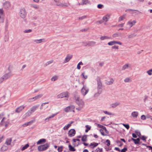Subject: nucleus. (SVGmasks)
I'll use <instances>...</instances> for the list:
<instances>
[{"instance_id":"nucleus-43","label":"nucleus","mask_w":152,"mask_h":152,"mask_svg":"<svg viewBox=\"0 0 152 152\" xmlns=\"http://www.w3.org/2000/svg\"><path fill=\"white\" fill-rule=\"evenodd\" d=\"M29 145L28 144H27L25 145L24 146H23L22 148H21V151H23L25 150V149L29 147Z\"/></svg>"},{"instance_id":"nucleus-4","label":"nucleus","mask_w":152,"mask_h":152,"mask_svg":"<svg viewBox=\"0 0 152 152\" xmlns=\"http://www.w3.org/2000/svg\"><path fill=\"white\" fill-rule=\"evenodd\" d=\"M136 21L135 20H131L129 21L126 23V30L130 28L133 26L136 23Z\"/></svg>"},{"instance_id":"nucleus-64","label":"nucleus","mask_w":152,"mask_h":152,"mask_svg":"<svg viewBox=\"0 0 152 152\" xmlns=\"http://www.w3.org/2000/svg\"><path fill=\"white\" fill-rule=\"evenodd\" d=\"M106 142L107 143L106 144L108 146H109L110 145V141L109 140H107L106 141Z\"/></svg>"},{"instance_id":"nucleus-37","label":"nucleus","mask_w":152,"mask_h":152,"mask_svg":"<svg viewBox=\"0 0 152 152\" xmlns=\"http://www.w3.org/2000/svg\"><path fill=\"white\" fill-rule=\"evenodd\" d=\"M103 113H104L105 114L108 115H113L114 114L112 113L109 112L108 111H103Z\"/></svg>"},{"instance_id":"nucleus-20","label":"nucleus","mask_w":152,"mask_h":152,"mask_svg":"<svg viewBox=\"0 0 152 152\" xmlns=\"http://www.w3.org/2000/svg\"><path fill=\"white\" fill-rule=\"evenodd\" d=\"M35 121L34 119L30 121H29L27 122L23 125V126H29L32 124Z\"/></svg>"},{"instance_id":"nucleus-25","label":"nucleus","mask_w":152,"mask_h":152,"mask_svg":"<svg viewBox=\"0 0 152 152\" xmlns=\"http://www.w3.org/2000/svg\"><path fill=\"white\" fill-rule=\"evenodd\" d=\"M45 39H35L34 40V42L37 44L40 43L42 42H45Z\"/></svg>"},{"instance_id":"nucleus-49","label":"nucleus","mask_w":152,"mask_h":152,"mask_svg":"<svg viewBox=\"0 0 152 152\" xmlns=\"http://www.w3.org/2000/svg\"><path fill=\"white\" fill-rule=\"evenodd\" d=\"M147 73L149 75H152V69L147 71Z\"/></svg>"},{"instance_id":"nucleus-6","label":"nucleus","mask_w":152,"mask_h":152,"mask_svg":"<svg viewBox=\"0 0 152 152\" xmlns=\"http://www.w3.org/2000/svg\"><path fill=\"white\" fill-rule=\"evenodd\" d=\"M49 147V145L48 143L41 145L39 146L38 147V150L40 151H43L46 150Z\"/></svg>"},{"instance_id":"nucleus-54","label":"nucleus","mask_w":152,"mask_h":152,"mask_svg":"<svg viewBox=\"0 0 152 152\" xmlns=\"http://www.w3.org/2000/svg\"><path fill=\"white\" fill-rule=\"evenodd\" d=\"M119 35H118V34L117 33H115L113 34L112 35V37L113 38L117 37H119Z\"/></svg>"},{"instance_id":"nucleus-55","label":"nucleus","mask_w":152,"mask_h":152,"mask_svg":"<svg viewBox=\"0 0 152 152\" xmlns=\"http://www.w3.org/2000/svg\"><path fill=\"white\" fill-rule=\"evenodd\" d=\"M95 151L96 152H102V149L98 148L96 149Z\"/></svg>"},{"instance_id":"nucleus-62","label":"nucleus","mask_w":152,"mask_h":152,"mask_svg":"<svg viewBox=\"0 0 152 152\" xmlns=\"http://www.w3.org/2000/svg\"><path fill=\"white\" fill-rule=\"evenodd\" d=\"M97 7L99 9H102L103 7V6L101 4H99L97 5Z\"/></svg>"},{"instance_id":"nucleus-57","label":"nucleus","mask_w":152,"mask_h":152,"mask_svg":"<svg viewBox=\"0 0 152 152\" xmlns=\"http://www.w3.org/2000/svg\"><path fill=\"white\" fill-rule=\"evenodd\" d=\"M32 30L30 29H27L23 31V32L25 33H30L31 32Z\"/></svg>"},{"instance_id":"nucleus-30","label":"nucleus","mask_w":152,"mask_h":152,"mask_svg":"<svg viewBox=\"0 0 152 152\" xmlns=\"http://www.w3.org/2000/svg\"><path fill=\"white\" fill-rule=\"evenodd\" d=\"M12 139L11 138H8L6 139L5 144L7 145H10L12 142Z\"/></svg>"},{"instance_id":"nucleus-29","label":"nucleus","mask_w":152,"mask_h":152,"mask_svg":"<svg viewBox=\"0 0 152 152\" xmlns=\"http://www.w3.org/2000/svg\"><path fill=\"white\" fill-rule=\"evenodd\" d=\"M46 142V140L45 139H42L39 140L37 142V145L41 144L44 143Z\"/></svg>"},{"instance_id":"nucleus-14","label":"nucleus","mask_w":152,"mask_h":152,"mask_svg":"<svg viewBox=\"0 0 152 152\" xmlns=\"http://www.w3.org/2000/svg\"><path fill=\"white\" fill-rule=\"evenodd\" d=\"M114 81V79L112 78L105 80V83L108 85H111L113 84Z\"/></svg>"},{"instance_id":"nucleus-26","label":"nucleus","mask_w":152,"mask_h":152,"mask_svg":"<svg viewBox=\"0 0 152 152\" xmlns=\"http://www.w3.org/2000/svg\"><path fill=\"white\" fill-rule=\"evenodd\" d=\"M5 77L7 79L10 77L12 75V74L11 72H9L6 73L4 75Z\"/></svg>"},{"instance_id":"nucleus-32","label":"nucleus","mask_w":152,"mask_h":152,"mask_svg":"<svg viewBox=\"0 0 152 152\" xmlns=\"http://www.w3.org/2000/svg\"><path fill=\"white\" fill-rule=\"evenodd\" d=\"M5 119V118H3L2 119L1 122L2 123V125L3 126H4L6 127H7L8 125V123L7 122H4V120Z\"/></svg>"},{"instance_id":"nucleus-17","label":"nucleus","mask_w":152,"mask_h":152,"mask_svg":"<svg viewBox=\"0 0 152 152\" xmlns=\"http://www.w3.org/2000/svg\"><path fill=\"white\" fill-rule=\"evenodd\" d=\"M139 115V113L137 111H134L131 113V116L134 118H136Z\"/></svg>"},{"instance_id":"nucleus-42","label":"nucleus","mask_w":152,"mask_h":152,"mask_svg":"<svg viewBox=\"0 0 152 152\" xmlns=\"http://www.w3.org/2000/svg\"><path fill=\"white\" fill-rule=\"evenodd\" d=\"M69 151H75V149L70 145H69Z\"/></svg>"},{"instance_id":"nucleus-39","label":"nucleus","mask_w":152,"mask_h":152,"mask_svg":"<svg viewBox=\"0 0 152 152\" xmlns=\"http://www.w3.org/2000/svg\"><path fill=\"white\" fill-rule=\"evenodd\" d=\"M89 43V46H93L96 44V42L93 41H88Z\"/></svg>"},{"instance_id":"nucleus-61","label":"nucleus","mask_w":152,"mask_h":152,"mask_svg":"<svg viewBox=\"0 0 152 152\" xmlns=\"http://www.w3.org/2000/svg\"><path fill=\"white\" fill-rule=\"evenodd\" d=\"M112 48L113 49L118 50L119 49V47L118 46L114 45L113 46Z\"/></svg>"},{"instance_id":"nucleus-13","label":"nucleus","mask_w":152,"mask_h":152,"mask_svg":"<svg viewBox=\"0 0 152 152\" xmlns=\"http://www.w3.org/2000/svg\"><path fill=\"white\" fill-rule=\"evenodd\" d=\"M75 134V131L74 129H71L69 130L68 132V136L69 137L74 136Z\"/></svg>"},{"instance_id":"nucleus-33","label":"nucleus","mask_w":152,"mask_h":152,"mask_svg":"<svg viewBox=\"0 0 152 152\" xmlns=\"http://www.w3.org/2000/svg\"><path fill=\"white\" fill-rule=\"evenodd\" d=\"M8 148L7 146L3 145L1 148V151H6Z\"/></svg>"},{"instance_id":"nucleus-11","label":"nucleus","mask_w":152,"mask_h":152,"mask_svg":"<svg viewBox=\"0 0 152 152\" xmlns=\"http://www.w3.org/2000/svg\"><path fill=\"white\" fill-rule=\"evenodd\" d=\"M116 44L122 45V43L121 42L115 40L110 41L108 43V45L109 46H113Z\"/></svg>"},{"instance_id":"nucleus-10","label":"nucleus","mask_w":152,"mask_h":152,"mask_svg":"<svg viewBox=\"0 0 152 152\" xmlns=\"http://www.w3.org/2000/svg\"><path fill=\"white\" fill-rule=\"evenodd\" d=\"M72 55L68 54L67 55L63 61V63L64 64L68 63L72 58Z\"/></svg>"},{"instance_id":"nucleus-36","label":"nucleus","mask_w":152,"mask_h":152,"mask_svg":"<svg viewBox=\"0 0 152 152\" xmlns=\"http://www.w3.org/2000/svg\"><path fill=\"white\" fill-rule=\"evenodd\" d=\"M132 140L134 141L135 144H137L139 143V142L140 140L139 138H137L136 139H135L133 138H132Z\"/></svg>"},{"instance_id":"nucleus-53","label":"nucleus","mask_w":152,"mask_h":152,"mask_svg":"<svg viewBox=\"0 0 152 152\" xmlns=\"http://www.w3.org/2000/svg\"><path fill=\"white\" fill-rule=\"evenodd\" d=\"M122 124L127 129H128L129 128V126L128 124Z\"/></svg>"},{"instance_id":"nucleus-22","label":"nucleus","mask_w":152,"mask_h":152,"mask_svg":"<svg viewBox=\"0 0 152 152\" xmlns=\"http://www.w3.org/2000/svg\"><path fill=\"white\" fill-rule=\"evenodd\" d=\"M120 104V103L119 102H116L110 104L112 107L115 108Z\"/></svg>"},{"instance_id":"nucleus-58","label":"nucleus","mask_w":152,"mask_h":152,"mask_svg":"<svg viewBox=\"0 0 152 152\" xmlns=\"http://www.w3.org/2000/svg\"><path fill=\"white\" fill-rule=\"evenodd\" d=\"M84 45L86 46H89V43L88 41L84 42H83Z\"/></svg>"},{"instance_id":"nucleus-41","label":"nucleus","mask_w":152,"mask_h":152,"mask_svg":"<svg viewBox=\"0 0 152 152\" xmlns=\"http://www.w3.org/2000/svg\"><path fill=\"white\" fill-rule=\"evenodd\" d=\"M131 81V79L130 77H126L124 80V81L126 83L130 82Z\"/></svg>"},{"instance_id":"nucleus-56","label":"nucleus","mask_w":152,"mask_h":152,"mask_svg":"<svg viewBox=\"0 0 152 152\" xmlns=\"http://www.w3.org/2000/svg\"><path fill=\"white\" fill-rule=\"evenodd\" d=\"M147 138V137L145 136H142L141 137V138L142 140L145 142L146 141V138Z\"/></svg>"},{"instance_id":"nucleus-28","label":"nucleus","mask_w":152,"mask_h":152,"mask_svg":"<svg viewBox=\"0 0 152 152\" xmlns=\"http://www.w3.org/2000/svg\"><path fill=\"white\" fill-rule=\"evenodd\" d=\"M38 107V106L37 105L33 106L31 107L29 111H30L31 112L32 114V113L36 110Z\"/></svg>"},{"instance_id":"nucleus-18","label":"nucleus","mask_w":152,"mask_h":152,"mask_svg":"<svg viewBox=\"0 0 152 152\" xmlns=\"http://www.w3.org/2000/svg\"><path fill=\"white\" fill-rule=\"evenodd\" d=\"M99 131L102 135L103 136L106 135L108 133L106 129V130H104L103 129H100Z\"/></svg>"},{"instance_id":"nucleus-15","label":"nucleus","mask_w":152,"mask_h":152,"mask_svg":"<svg viewBox=\"0 0 152 152\" xmlns=\"http://www.w3.org/2000/svg\"><path fill=\"white\" fill-rule=\"evenodd\" d=\"M4 8L5 9H7L10 7V4L8 1H6L3 4Z\"/></svg>"},{"instance_id":"nucleus-60","label":"nucleus","mask_w":152,"mask_h":152,"mask_svg":"<svg viewBox=\"0 0 152 152\" xmlns=\"http://www.w3.org/2000/svg\"><path fill=\"white\" fill-rule=\"evenodd\" d=\"M135 132L136 134L139 137H140L141 135V134L140 132L138 131H136Z\"/></svg>"},{"instance_id":"nucleus-35","label":"nucleus","mask_w":152,"mask_h":152,"mask_svg":"<svg viewBox=\"0 0 152 152\" xmlns=\"http://www.w3.org/2000/svg\"><path fill=\"white\" fill-rule=\"evenodd\" d=\"M126 16L125 15H123L122 16H120L118 18V21L120 22L124 20Z\"/></svg>"},{"instance_id":"nucleus-12","label":"nucleus","mask_w":152,"mask_h":152,"mask_svg":"<svg viewBox=\"0 0 152 152\" xmlns=\"http://www.w3.org/2000/svg\"><path fill=\"white\" fill-rule=\"evenodd\" d=\"M132 68V65L129 63H126L124 65L122 68V70H125L128 69H130Z\"/></svg>"},{"instance_id":"nucleus-45","label":"nucleus","mask_w":152,"mask_h":152,"mask_svg":"<svg viewBox=\"0 0 152 152\" xmlns=\"http://www.w3.org/2000/svg\"><path fill=\"white\" fill-rule=\"evenodd\" d=\"M4 16H0V24L3 23L4 21Z\"/></svg>"},{"instance_id":"nucleus-23","label":"nucleus","mask_w":152,"mask_h":152,"mask_svg":"<svg viewBox=\"0 0 152 152\" xmlns=\"http://www.w3.org/2000/svg\"><path fill=\"white\" fill-rule=\"evenodd\" d=\"M110 18V15L107 14L104 16L102 18L104 22H107Z\"/></svg>"},{"instance_id":"nucleus-31","label":"nucleus","mask_w":152,"mask_h":152,"mask_svg":"<svg viewBox=\"0 0 152 152\" xmlns=\"http://www.w3.org/2000/svg\"><path fill=\"white\" fill-rule=\"evenodd\" d=\"M98 145V143H96L95 142H93V143H91L90 145V146H92L91 147L92 148H94L96 147Z\"/></svg>"},{"instance_id":"nucleus-46","label":"nucleus","mask_w":152,"mask_h":152,"mask_svg":"<svg viewBox=\"0 0 152 152\" xmlns=\"http://www.w3.org/2000/svg\"><path fill=\"white\" fill-rule=\"evenodd\" d=\"M83 63L82 62H80L78 63L77 66V68L78 69H80L81 67L80 66V65H83Z\"/></svg>"},{"instance_id":"nucleus-34","label":"nucleus","mask_w":152,"mask_h":152,"mask_svg":"<svg viewBox=\"0 0 152 152\" xmlns=\"http://www.w3.org/2000/svg\"><path fill=\"white\" fill-rule=\"evenodd\" d=\"M58 78V76L57 75H54L51 78L52 81H54L57 80Z\"/></svg>"},{"instance_id":"nucleus-1","label":"nucleus","mask_w":152,"mask_h":152,"mask_svg":"<svg viewBox=\"0 0 152 152\" xmlns=\"http://www.w3.org/2000/svg\"><path fill=\"white\" fill-rule=\"evenodd\" d=\"M97 91L94 93L93 96L96 97L98 96L101 94L102 91L103 86L102 83L100 80H98L97 83Z\"/></svg>"},{"instance_id":"nucleus-59","label":"nucleus","mask_w":152,"mask_h":152,"mask_svg":"<svg viewBox=\"0 0 152 152\" xmlns=\"http://www.w3.org/2000/svg\"><path fill=\"white\" fill-rule=\"evenodd\" d=\"M48 102H45V103H43L42 104L40 107V109L41 110H42V109L43 108V106L45 104H48Z\"/></svg>"},{"instance_id":"nucleus-52","label":"nucleus","mask_w":152,"mask_h":152,"mask_svg":"<svg viewBox=\"0 0 152 152\" xmlns=\"http://www.w3.org/2000/svg\"><path fill=\"white\" fill-rule=\"evenodd\" d=\"M26 105H22L20 106V111H22L26 107Z\"/></svg>"},{"instance_id":"nucleus-3","label":"nucleus","mask_w":152,"mask_h":152,"mask_svg":"<svg viewBox=\"0 0 152 152\" xmlns=\"http://www.w3.org/2000/svg\"><path fill=\"white\" fill-rule=\"evenodd\" d=\"M75 108V106L74 105L71 104L64 108V111L66 113H69L71 112L75 113V111L74 110Z\"/></svg>"},{"instance_id":"nucleus-24","label":"nucleus","mask_w":152,"mask_h":152,"mask_svg":"<svg viewBox=\"0 0 152 152\" xmlns=\"http://www.w3.org/2000/svg\"><path fill=\"white\" fill-rule=\"evenodd\" d=\"M73 121H71L69 122L65 126L63 127V129L64 130H66L71 125V124L73 123Z\"/></svg>"},{"instance_id":"nucleus-44","label":"nucleus","mask_w":152,"mask_h":152,"mask_svg":"<svg viewBox=\"0 0 152 152\" xmlns=\"http://www.w3.org/2000/svg\"><path fill=\"white\" fill-rule=\"evenodd\" d=\"M7 80L5 77L3 75L0 78V83L4 81V80Z\"/></svg>"},{"instance_id":"nucleus-9","label":"nucleus","mask_w":152,"mask_h":152,"mask_svg":"<svg viewBox=\"0 0 152 152\" xmlns=\"http://www.w3.org/2000/svg\"><path fill=\"white\" fill-rule=\"evenodd\" d=\"M89 88L86 86H84L81 90V94L83 96L86 95L89 91Z\"/></svg>"},{"instance_id":"nucleus-51","label":"nucleus","mask_w":152,"mask_h":152,"mask_svg":"<svg viewBox=\"0 0 152 152\" xmlns=\"http://www.w3.org/2000/svg\"><path fill=\"white\" fill-rule=\"evenodd\" d=\"M63 148V147L62 146L58 147L57 149L58 152H61L62 151Z\"/></svg>"},{"instance_id":"nucleus-47","label":"nucleus","mask_w":152,"mask_h":152,"mask_svg":"<svg viewBox=\"0 0 152 152\" xmlns=\"http://www.w3.org/2000/svg\"><path fill=\"white\" fill-rule=\"evenodd\" d=\"M97 125L98 127L100 128L101 129H103L104 130H106V128L105 127L98 124H97Z\"/></svg>"},{"instance_id":"nucleus-2","label":"nucleus","mask_w":152,"mask_h":152,"mask_svg":"<svg viewBox=\"0 0 152 152\" xmlns=\"http://www.w3.org/2000/svg\"><path fill=\"white\" fill-rule=\"evenodd\" d=\"M74 100L75 102L79 106L83 107L84 106V102L81 99L79 96L77 95H75L74 96Z\"/></svg>"},{"instance_id":"nucleus-63","label":"nucleus","mask_w":152,"mask_h":152,"mask_svg":"<svg viewBox=\"0 0 152 152\" xmlns=\"http://www.w3.org/2000/svg\"><path fill=\"white\" fill-rule=\"evenodd\" d=\"M141 119L143 120H145L146 119L145 116L144 115H142L141 116Z\"/></svg>"},{"instance_id":"nucleus-5","label":"nucleus","mask_w":152,"mask_h":152,"mask_svg":"<svg viewBox=\"0 0 152 152\" xmlns=\"http://www.w3.org/2000/svg\"><path fill=\"white\" fill-rule=\"evenodd\" d=\"M27 15V12L26 10L23 8L20 11V16L22 18H24Z\"/></svg>"},{"instance_id":"nucleus-40","label":"nucleus","mask_w":152,"mask_h":152,"mask_svg":"<svg viewBox=\"0 0 152 152\" xmlns=\"http://www.w3.org/2000/svg\"><path fill=\"white\" fill-rule=\"evenodd\" d=\"M5 14L2 8L0 9V16H4Z\"/></svg>"},{"instance_id":"nucleus-27","label":"nucleus","mask_w":152,"mask_h":152,"mask_svg":"<svg viewBox=\"0 0 152 152\" xmlns=\"http://www.w3.org/2000/svg\"><path fill=\"white\" fill-rule=\"evenodd\" d=\"M81 77L84 80L87 79L88 77V75H86L85 72H83L81 75Z\"/></svg>"},{"instance_id":"nucleus-16","label":"nucleus","mask_w":152,"mask_h":152,"mask_svg":"<svg viewBox=\"0 0 152 152\" xmlns=\"http://www.w3.org/2000/svg\"><path fill=\"white\" fill-rule=\"evenodd\" d=\"M100 39L101 40H104L107 39H111L112 38L111 37L107 35L102 36L100 37Z\"/></svg>"},{"instance_id":"nucleus-7","label":"nucleus","mask_w":152,"mask_h":152,"mask_svg":"<svg viewBox=\"0 0 152 152\" xmlns=\"http://www.w3.org/2000/svg\"><path fill=\"white\" fill-rule=\"evenodd\" d=\"M69 96V93L67 92L62 93L57 96V98H63L64 97L68 98Z\"/></svg>"},{"instance_id":"nucleus-48","label":"nucleus","mask_w":152,"mask_h":152,"mask_svg":"<svg viewBox=\"0 0 152 152\" xmlns=\"http://www.w3.org/2000/svg\"><path fill=\"white\" fill-rule=\"evenodd\" d=\"M87 136L85 135L82 137V140L83 142L86 141L87 140Z\"/></svg>"},{"instance_id":"nucleus-38","label":"nucleus","mask_w":152,"mask_h":152,"mask_svg":"<svg viewBox=\"0 0 152 152\" xmlns=\"http://www.w3.org/2000/svg\"><path fill=\"white\" fill-rule=\"evenodd\" d=\"M85 127L86 128V129L85 130V132L87 133L88 132L89 130H90L91 128V126H90L87 125Z\"/></svg>"},{"instance_id":"nucleus-8","label":"nucleus","mask_w":152,"mask_h":152,"mask_svg":"<svg viewBox=\"0 0 152 152\" xmlns=\"http://www.w3.org/2000/svg\"><path fill=\"white\" fill-rule=\"evenodd\" d=\"M42 96L43 94H39L34 97L29 99H28V101L29 102H32L40 98Z\"/></svg>"},{"instance_id":"nucleus-50","label":"nucleus","mask_w":152,"mask_h":152,"mask_svg":"<svg viewBox=\"0 0 152 152\" xmlns=\"http://www.w3.org/2000/svg\"><path fill=\"white\" fill-rule=\"evenodd\" d=\"M82 2L83 4H87L89 3V1L88 0H82Z\"/></svg>"},{"instance_id":"nucleus-21","label":"nucleus","mask_w":152,"mask_h":152,"mask_svg":"<svg viewBox=\"0 0 152 152\" xmlns=\"http://www.w3.org/2000/svg\"><path fill=\"white\" fill-rule=\"evenodd\" d=\"M58 114V113H57L55 114H52L51 115L47 117L45 119V121L46 122H48L49 121L50 119L51 118H53L54 117H55L56 115Z\"/></svg>"},{"instance_id":"nucleus-19","label":"nucleus","mask_w":152,"mask_h":152,"mask_svg":"<svg viewBox=\"0 0 152 152\" xmlns=\"http://www.w3.org/2000/svg\"><path fill=\"white\" fill-rule=\"evenodd\" d=\"M32 114V113L31 112V111L28 110L23 116V119L26 118L30 116Z\"/></svg>"}]
</instances>
